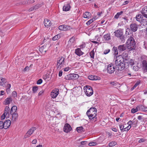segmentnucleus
<instances>
[{
  "instance_id": "nucleus-1",
  "label": "nucleus",
  "mask_w": 147,
  "mask_h": 147,
  "mask_svg": "<svg viewBox=\"0 0 147 147\" xmlns=\"http://www.w3.org/2000/svg\"><path fill=\"white\" fill-rule=\"evenodd\" d=\"M112 53L114 55V61L116 66L117 70L121 71L126 67L128 63V54L124 52L122 55L117 56L118 55L117 48L116 47H113L112 49Z\"/></svg>"
},
{
  "instance_id": "nucleus-2",
  "label": "nucleus",
  "mask_w": 147,
  "mask_h": 147,
  "mask_svg": "<svg viewBox=\"0 0 147 147\" xmlns=\"http://www.w3.org/2000/svg\"><path fill=\"white\" fill-rule=\"evenodd\" d=\"M126 45L129 51L134 50L136 47V43L133 37H130L127 40Z\"/></svg>"
},
{
  "instance_id": "nucleus-3",
  "label": "nucleus",
  "mask_w": 147,
  "mask_h": 147,
  "mask_svg": "<svg viewBox=\"0 0 147 147\" xmlns=\"http://www.w3.org/2000/svg\"><path fill=\"white\" fill-rule=\"evenodd\" d=\"M96 109L95 107L91 108L87 111L86 114L89 119L96 118Z\"/></svg>"
},
{
  "instance_id": "nucleus-4",
  "label": "nucleus",
  "mask_w": 147,
  "mask_h": 147,
  "mask_svg": "<svg viewBox=\"0 0 147 147\" xmlns=\"http://www.w3.org/2000/svg\"><path fill=\"white\" fill-rule=\"evenodd\" d=\"M0 85L3 87L6 88V91L7 94H9L10 93L11 85L7 83V80L4 78H0Z\"/></svg>"
},
{
  "instance_id": "nucleus-5",
  "label": "nucleus",
  "mask_w": 147,
  "mask_h": 147,
  "mask_svg": "<svg viewBox=\"0 0 147 147\" xmlns=\"http://www.w3.org/2000/svg\"><path fill=\"white\" fill-rule=\"evenodd\" d=\"M65 58L64 57L61 56L58 58L57 61L56 67L57 69H61L65 65Z\"/></svg>"
},
{
  "instance_id": "nucleus-6",
  "label": "nucleus",
  "mask_w": 147,
  "mask_h": 147,
  "mask_svg": "<svg viewBox=\"0 0 147 147\" xmlns=\"http://www.w3.org/2000/svg\"><path fill=\"white\" fill-rule=\"evenodd\" d=\"M84 90H86L85 94L87 96H90L93 94V91L92 88L90 86H84Z\"/></svg>"
},
{
  "instance_id": "nucleus-7",
  "label": "nucleus",
  "mask_w": 147,
  "mask_h": 147,
  "mask_svg": "<svg viewBox=\"0 0 147 147\" xmlns=\"http://www.w3.org/2000/svg\"><path fill=\"white\" fill-rule=\"evenodd\" d=\"M79 75L76 74H71L65 76L64 79L66 80H76L79 78Z\"/></svg>"
},
{
  "instance_id": "nucleus-8",
  "label": "nucleus",
  "mask_w": 147,
  "mask_h": 147,
  "mask_svg": "<svg viewBox=\"0 0 147 147\" xmlns=\"http://www.w3.org/2000/svg\"><path fill=\"white\" fill-rule=\"evenodd\" d=\"M116 68L117 69V68L115 67L114 65L111 63L108 65L107 69V71L108 73L111 74L114 73Z\"/></svg>"
},
{
  "instance_id": "nucleus-9",
  "label": "nucleus",
  "mask_w": 147,
  "mask_h": 147,
  "mask_svg": "<svg viewBox=\"0 0 147 147\" xmlns=\"http://www.w3.org/2000/svg\"><path fill=\"white\" fill-rule=\"evenodd\" d=\"M36 129V127H33L31 128L25 134L24 138H26L29 137L34 133V131Z\"/></svg>"
},
{
  "instance_id": "nucleus-10",
  "label": "nucleus",
  "mask_w": 147,
  "mask_h": 147,
  "mask_svg": "<svg viewBox=\"0 0 147 147\" xmlns=\"http://www.w3.org/2000/svg\"><path fill=\"white\" fill-rule=\"evenodd\" d=\"M59 93V90L57 88L53 90L51 92L50 96L53 98H55Z\"/></svg>"
},
{
  "instance_id": "nucleus-11",
  "label": "nucleus",
  "mask_w": 147,
  "mask_h": 147,
  "mask_svg": "<svg viewBox=\"0 0 147 147\" xmlns=\"http://www.w3.org/2000/svg\"><path fill=\"white\" fill-rule=\"evenodd\" d=\"M58 28L61 30L66 31L72 29V28L69 26L66 25H62L59 26Z\"/></svg>"
},
{
  "instance_id": "nucleus-12",
  "label": "nucleus",
  "mask_w": 147,
  "mask_h": 147,
  "mask_svg": "<svg viewBox=\"0 0 147 147\" xmlns=\"http://www.w3.org/2000/svg\"><path fill=\"white\" fill-rule=\"evenodd\" d=\"M72 128L71 126L68 123L65 124L63 128L64 131L66 133H68L71 131Z\"/></svg>"
},
{
  "instance_id": "nucleus-13",
  "label": "nucleus",
  "mask_w": 147,
  "mask_h": 147,
  "mask_svg": "<svg viewBox=\"0 0 147 147\" xmlns=\"http://www.w3.org/2000/svg\"><path fill=\"white\" fill-rule=\"evenodd\" d=\"M115 36L119 38L121 36L123 35V32L122 30L121 29H119L115 32Z\"/></svg>"
},
{
  "instance_id": "nucleus-14",
  "label": "nucleus",
  "mask_w": 147,
  "mask_h": 147,
  "mask_svg": "<svg viewBox=\"0 0 147 147\" xmlns=\"http://www.w3.org/2000/svg\"><path fill=\"white\" fill-rule=\"evenodd\" d=\"M130 27L131 30L134 32H136L138 28V25L135 23L131 24Z\"/></svg>"
},
{
  "instance_id": "nucleus-15",
  "label": "nucleus",
  "mask_w": 147,
  "mask_h": 147,
  "mask_svg": "<svg viewBox=\"0 0 147 147\" xmlns=\"http://www.w3.org/2000/svg\"><path fill=\"white\" fill-rule=\"evenodd\" d=\"M141 11L143 16L147 18V6L143 7Z\"/></svg>"
},
{
  "instance_id": "nucleus-16",
  "label": "nucleus",
  "mask_w": 147,
  "mask_h": 147,
  "mask_svg": "<svg viewBox=\"0 0 147 147\" xmlns=\"http://www.w3.org/2000/svg\"><path fill=\"white\" fill-rule=\"evenodd\" d=\"M12 116L11 121L13 122L15 121L18 119V115L17 112H13L10 113Z\"/></svg>"
},
{
  "instance_id": "nucleus-17",
  "label": "nucleus",
  "mask_w": 147,
  "mask_h": 147,
  "mask_svg": "<svg viewBox=\"0 0 147 147\" xmlns=\"http://www.w3.org/2000/svg\"><path fill=\"white\" fill-rule=\"evenodd\" d=\"M89 79L92 80H100V78L97 76L91 75L88 76Z\"/></svg>"
},
{
  "instance_id": "nucleus-18",
  "label": "nucleus",
  "mask_w": 147,
  "mask_h": 147,
  "mask_svg": "<svg viewBox=\"0 0 147 147\" xmlns=\"http://www.w3.org/2000/svg\"><path fill=\"white\" fill-rule=\"evenodd\" d=\"M41 6V4L38 3L36 4L35 6H32L30 8L28 9V11H32L36 10L38 9L39 7H40Z\"/></svg>"
},
{
  "instance_id": "nucleus-19",
  "label": "nucleus",
  "mask_w": 147,
  "mask_h": 147,
  "mask_svg": "<svg viewBox=\"0 0 147 147\" xmlns=\"http://www.w3.org/2000/svg\"><path fill=\"white\" fill-rule=\"evenodd\" d=\"M4 125V128L6 129L8 128L10 125L11 122L9 120H6L3 123Z\"/></svg>"
},
{
  "instance_id": "nucleus-20",
  "label": "nucleus",
  "mask_w": 147,
  "mask_h": 147,
  "mask_svg": "<svg viewBox=\"0 0 147 147\" xmlns=\"http://www.w3.org/2000/svg\"><path fill=\"white\" fill-rule=\"evenodd\" d=\"M44 23L45 26L47 28L51 26V21L47 19H45Z\"/></svg>"
},
{
  "instance_id": "nucleus-21",
  "label": "nucleus",
  "mask_w": 147,
  "mask_h": 147,
  "mask_svg": "<svg viewBox=\"0 0 147 147\" xmlns=\"http://www.w3.org/2000/svg\"><path fill=\"white\" fill-rule=\"evenodd\" d=\"M12 99L11 97L7 98L3 102V104L5 105H9L12 102Z\"/></svg>"
},
{
  "instance_id": "nucleus-22",
  "label": "nucleus",
  "mask_w": 147,
  "mask_h": 147,
  "mask_svg": "<svg viewBox=\"0 0 147 147\" xmlns=\"http://www.w3.org/2000/svg\"><path fill=\"white\" fill-rule=\"evenodd\" d=\"M126 45L124 44L120 45L118 47L119 52H121L125 50L126 49Z\"/></svg>"
},
{
  "instance_id": "nucleus-23",
  "label": "nucleus",
  "mask_w": 147,
  "mask_h": 147,
  "mask_svg": "<svg viewBox=\"0 0 147 147\" xmlns=\"http://www.w3.org/2000/svg\"><path fill=\"white\" fill-rule=\"evenodd\" d=\"M75 53L78 56H80L83 55L84 53L81 51L80 48H77L75 50Z\"/></svg>"
},
{
  "instance_id": "nucleus-24",
  "label": "nucleus",
  "mask_w": 147,
  "mask_h": 147,
  "mask_svg": "<svg viewBox=\"0 0 147 147\" xmlns=\"http://www.w3.org/2000/svg\"><path fill=\"white\" fill-rule=\"evenodd\" d=\"M75 37L72 36L69 40L68 43L71 46H74L75 44Z\"/></svg>"
},
{
  "instance_id": "nucleus-25",
  "label": "nucleus",
  "mask_w": 147,
  "mask_h": 147,
  "mask_svg": "<svg viewBox=\"0 0 147 147\" xmlns=\"http://www.w3.org/2000/svg\"><path fill=\"white\" fill-rule=\"evenodd\" d=\"M70 8V5L69 4H65L63 7V10L65 11H68Z\"/></svg>"
},
{
  "instance_id": "nucleus-26",
  "label": "nucleus",
  "mask_w": 147,
  "mask_h": 147,
  "mask_svg": "<svg viewBox=\"0 0 147 147\" xmlns=\"http://www.w3.org/2000/svg\"><path fill=\"white\" fill-rule=\"evenodd\" d=\"M142 64L144 71L145 72H147V61L143 60L142 62Z\"/></svg>"
},
{
  "instance_id": "nucleus-27",
  "label": "nucleus",
  "mask_w": 147,
  "mask_h": 147,
  "mask_svg": "<svg viewBox=\"0 0 147 147\" xmlns=\"http://www.w3.org/2000/svg\"><path fill=\"white\" fill-rule=\"evenodd\" d=\"M136 19L137 21L139 22L142 21L143 20L142 16L141 14H138L136 16Z\"/></svg>"
},
{
  "instance_id": "nucleus-28",
  "label": "nucleus",
  "mask_w": 147,
  "mask_h": 147,
  "mask_svg": "<svg viewBox=\"0 0 147 147\" xmlns=\"http://www.w3.org/2000/svg\"><path fill=\"white\" fill-rule=\"evenodd\" d=\"M103 38L106 41H108L111 39V37L110 34H107L104 36Z\"/></svg>"
},
{
  "instance_id": "nucleus-29",
  "label": "nucleus",
  "mask_w": 147,
  "mask_h": 147,
  "mask_svg": "<svg viewBox=\"0 0 147 147\" xmlns=\"http://www.w3.org/2000/svg\"><path fill=\"white\" fill-rule=\"evenodd\" d=\"M10 109L8 106H6L5 108L4 114L8 116L9 115Z\"/></svg>"
},
{
  "instance_id": "nucleus-30",
  "label": "nucleus",
  "mask_w": 147,
  "mask_h": 147,
  "mask_svg": "<svg viewBox=\"0 0 147 147\" xmlns=\"http://www.w3.org/2000/svg\"><path fill=\"white\" fill-rule=\"evenodd\" d=\"M76 130L78 133H82L84 131V129L82 126L77 127Z\"/></svg>"
},
{
  "instance_id": "nucleus-31",
  "label": "nucleus",
  "mask_w": 147,
  "mask_h": 147,
  "mask_svg": "<svg viewBox=\"0 0 147 147\" xmlns=\"http://www.w3.org/2000/svg\"><path fill=\"white\" fill-rule=\"evenodd\" d=\"M17 107L16 106H13L11 109L10 113H12L13 112H17Z\"/></svg>"
},
{
  "instance_id": "nucleus-32",
  "label": "nucleus",
  "mask_w": 147,
  "mask_h": 147,
  "mask_svg": "<svg viewBox=\"0 0 147 147\" xmlns=\"http://www.w3.org/2000/svg\"><path fill=\"white\" fill-rule=\"evenodd\" d=\"M61 37L60 34H58L54 36L52 38V40L55 41L59 39Z\"/></svg>"
},
{
  "instance_id": "nucleus-33",
  "label": "nucleus",
  "mask_w": 147,
  "mask_h": 147,
  "mask_svg": "<svg viewBox=\"0 0 147 147\" xmlns=\"http://www.w3.org/2000/svg\"><path fill=\"white\" fill-rule=\"evenodd\" d=\"M117 144L116 142L115 141H112L109 144L108 146L110 147H113Z\"/></svg>"
},
{
  "instance_id": "nucleus-34",
  "label": "nucleus",
  "mask_w": 147,
  "mask_h": 147,
  "mask_svg": "<svg viewBox=\"0 0 147 147\" xmlns=\"http://www.w3.org/2000/svg\"><path fill=\"white\" fill-rule=\"evenodd\" d=\"M123 13V11H121L120 12H118L115 15L114 18L115 19H117L119 17V16L121 15Z\"/></svg>"
},
{
  "instance_id": "nucleus-35",
  "label": "nucleus",
  "mask_w": 147,
  "mask_h": 147,
  "mask_svg": "<svg viewBox=\"0 0 147 147\" xmlns=\"http://www.w3.org/2000/svg\"><path fill=\"white\" fill-rule=\"evenodd\" d=\"M139 107L138 106L136 107V109L133 108L131 109V113H134L137 112L139 110Z\"/></svg>"
},
{
  "instance_id": "nucleus-36",
  "label": "nucleus",
  "mask_w": 147,
  "mask_h": 147,
  "mask_svg": "<svg viewBox=\"0 0 147 147\" xmlns=\"http://www.w3.org/2000/svg\"><path fill=\"white\" fill-rule=\"evenodd\" d=\"M91 14L88 12H86L83 15V17L84 18H87L89 17Z\"/></svg>"
},
{
  "instance_id": "nucleus-37",
  "label": "nucleus",
  "mask_w": 147,
  "mask_h": 147,
  "mask_svg": "<svg viewBox=\"0 0 147 147\" xmlns=\"http://www.w3.org/2000/svg\"><path fill=\"white\" fill-rule=\"evenodd\" d=\"M45 45H44L41 46L40 47L39 49V51L41 53H42L44 51L46 52V50H45V48L46 47Z\"/></svg>"
},
{
  "instance_id": "nucleus-38",
  "label": "nucleus",
  "mask_w": 147,
  "mask_h": 147,
  "mask_svg": "<svg viewBox=\"0 0 147 147\" xmlns=\"http://www.w3.org/2000/svg\"><path fill=\"white\" fill-rule=\"evenodd\" d=\"M95 20V18H92L88 21L86 23V24L87 25H90L91 23Z\"/></svg>"
},
{
  "instance_id": "nucleus-39",
  "label": "nucleus",
  "mask_w": 147,
  "mask_h": 147,
  "mask_svg": "<svg viewBox=\"0 0 147 147\" xmlns=\"http://www.w3.org/2000/svg\"><path fill=\"white\" fill-rule=\"evenodd\" d=\"M38 89V87L37 86H34L32 88V91L34 93H36Z\"/></svg>"
},
{
  "instance_id": "nucleus-40",
  "label": "nucleus",
  "mask_w": 147,
  "mask_h": 147,
  "mask_svg": "<svg viewBox=\"0 0 147 147\" xmlns=\"http://www.w3.org/2000/svg\"><path fill=\"white\" fill-rule=\"evenodd\" d=\"M94 54L95 53L94 51V50H92L90 52V54L91 58L92 59L94 58Z\"/></svg>"
},
{
  "instance_id": "nucleus-41",
  "label": "nucleus",
  "mask_w": 147,
  "mask_h": 147,
  "mask_svg": "<svg viewBox=\"0 0 147 147\" xmlns=\"http://www.w3.org/2000/svg\"><path fill=\"white\" fill-rule=\"evenodd\" d=\"M97 144V143L95 142H90L88 144V145L90 146H93L96 145Z\"/></svg>"
},
{
  "instance_id": "nucleus-42",
  "label": "nucleus",
  "mask_w": 147,
  "mask_h": 147,
  "mask_svg": "<svg viewBox=\"0 0 147 147\" xmlns=\"http://www.w3.org/2000/svg\"><path fill=\"white\" fill-rule=\"evenodd\" d=\"M143 25L145 26L147 25V18L143 19L142 21Z\"/></svg>"
},
{
  "instance_id": "nucleus-43",
  "label": "nucleus",
  "mask_w": 147,
  "mask_h": 147,
  "mask_svg": "<svg viewBox=\"0 0 147 147\" xmlns=\"http://www.w3.org/2000/svg\"><path fill=\"white\" fill-rule=\"evenodd\" d=\"M131 32L130 30L128 28H127L126 29L125 34L126 35H128L131 33Z\"/></svg>"
},
{
  "instance_id": "nucleus-44",
  "label": "nucleus",
  "mask_w": 147,
  "mask_h": 147,
  "mask_svg": "<svg viewBox=\"0 0 147 147\" xmlns=\"http://www.w3.org/2000/svg\"><path fill=\"white\" fill-rule=\"evenodd\" d=\"M34 0H28L26 1V3H27L28 4H31L34 2Z\"/></svg>"
},
{
  "instance_id": "nucleus-45",
  "label": "nucleus",
  "mask_w": 147,
  "mask_h": 147,
  "mask_svg": "<svg viewBox=\"0 0 147 147\" xmlns=\"http://www.w3.org/2000/svg\"><path fill=\"white\" fill-rule=\"evenodd\" d=\"M110 51V50L109 49H107L104 50V54L105 55L109 53Z\"/></svg>"
},
{
  "instance_id": "nucleus-46",
  "label": "nucleus",
  "mask_w": 147,
  "mask_h": 147,
  "mask_svg": "<svg viewBox=\"0 0 147 147\" xmlns=\"http://www.w3.org/2000/svg\"><path fill=\"white\" fill-rule=\"evenodd\" d=\"M140 83L139 82H136L135 84H134V85L133 87L132 88V89H134L135 88L140 84Z\"/></svg>"
},
{
  "instance_id": "nucleus-47",
  "label": "nucleus",
  "mask_w": 147,
  "mask_h": 147,
  "mask_svg": "<svg viewBox=\"0 0 147 147\" xmlns=\"http://www.w3.org/2000/svg\"><path fill=\"white\" fill-rule=\"evenodd\" d=\"M4 125L3 122L2 121H0V129H2L4 128Z\"/></svg>"
},
{
  "instance_id": "nucleus-48",
  "label": "nucleus",
  "mask_w": 147,
  "mask_h": 147,
  "mask_svg": "<svg viewBox=\"0 0 147 147\" xmlns=\"http://www.w3.org/2000/svg\"><path fill=\"white\" fill-rule=\"evenodd\" d=\"M86 45L85 43H83L80 46V49H84L86 47Z\"/></svg>"
},
{
  "instance_id": "nucleus-49",
  "label": "nucleus",
  "mask_w": 147,
  "mask_h": 147,
  "mask_svg": "<svg viewBox=\"0 0 147 147\" xmlns=\"http://www.w3.org/2000/svg\"><path fill=\"white\" fill-rule=\"evenodd\" d=\"M119 126L120 130L121 131H123L124 128V126L123 125H120Z\"/></svg>"
},
{
  "instance_id": "nucleus-50",
  "label": "nucleus",
  "mask_w": 147,
  "mask_h": 147,
  "mask_svg": "<svg viewBox=\"0 0 147 147\" xmlns=\"http://www.w3.org/2000/svg\"><path fill=\"white\" fill-rule=\"evenodd\" d=\"M119 38H120V39L121 40V41L122 42H124L125 41V37L124 36H123V35Z\"/></svg>"
},
{
  "instance_id": "nucleus-51",
  "label": "nucleus",
  "mask_w": 147,
  "mask_h": 147,
  "mask_svg": "<svg viewBox=\"0 0 147 147\" xmlns=\"http://www.w3.org/2000/svg\"><path fill=\"white\" fill-rule=\"evenodd\" d=\"M146 141V139L144 138H141L139 140L138 142L139 143H140L141 142H143Z\"/></svg>"
},
{
  "instance_id": "nucleus-52",
  "label": "nucleus",
  "mask_w": 147,
  "mask_h": 147,
  "mask_svg": "<svg viewBox=\"0 0 147 147\" xmlns=\"http://www.w3.org/2000/svg\"><path fill=\"white\" fill-rule=\"evenodd\" d=\"M12 96L14 97H17V93L16 91H13L12 93Z\"/></svg>"
},
{
  "instance_id": "nucleus-53",
  "label": "nucleus",
  "mask_w": 147,
  "mask_h": 147,
  "mask_svg": "<svg viewBox=\"0 0 147 147\" xmlns=\"http://www.w3.org/2000/svg\"><path fill=\"white\" fill-rule=\"evenodd\" d=\"M134 122L135 121H134V119L132 121L131 120L129 121L127 123V124L131 126V123H134Z\"/></svg>"
},
{
  "instance_id": "nucleus-54",
  "label": "nucleus",
  "mask_w": 147,
  "mask_h": 147,
  "mask_svg": "<svg viewBox=\"0 0 147 147\" xmlns=\"http://www.w3.org/2000/svg\"><path fill=\"white\" fill-rule=\"evenodd\" d=\"M42 81L41 79H39L37 82V84H40L42 83Z\"/></svg>"
},
{
  "instance_id": "nucleus-55",
  "label": "nucleus",
  "mask_w": 147,
  "mask_h": 147,
  "mask_svg": "<svg viewBox=\"0 0 147 147\" xmlns=\"http://www.w3.org/2000/svg\"><path fill=\"white\" fill-rule=\"evenodd\" d=\"M129 62L130 65H132L134 64V61L132 59H130Z\"/></svg>"
},
{
  "instance_id": "nucleus-56",
  "label": "nucleus",
  "mask_w": 147,
  "mask_h": 147,
  "mask_svg": "<svg viewBox=\"0 0 147 147\" xmlns=\"http://www.w3.org/2000/svg\"><path fill=\"white\" fill-rule=\"evenodd\" d=\"M7 115L5 114H3L1 116V120H3L5 119V117L7 116Z\"/></svg>"
},
{
  "instance_id": "nucleus-57",
  "label": "nucleus",
  "mask_w": 147,
  "mask_h": 147,
  "mask_svg": "<svg viewBox=\"0 0 147 147\" xmlns=\"http://www.w3.org/2000/svg\"><path fill=\"white\" fill-rule=\"evenodd\" d=\"M37 141V140L36 139H34L32 140V143L33 144H35L36 143Z\"/></svg>"
},
{
  "instance_id": "nucleus-58",
  "label": "nucleus",
  "mask_w": 147,
  "mask_h": 147,
  "mask_svg": "<svg viewBox=\"0 0 147 147\" xmlns=\"http://www.w3.org/2000/svg\"><path fill=\"white\" fill-rule=\"evenodd\" d=\"M69 69L70 68L69 67H67L64 68V70L65 71H68L69 70Z\"/></svg>"
},
{
  "instance_id": "nucleus-59",
  "label": "nucleus",
  "mask_w": 147,
  "mask_h": 147,
  "mask_svg": "<svg viewBox=\"0 0 147 147\" xmlns=\"http://www.w3.org/2000/svg\"><path fill=\"white\" fill-rule=\"evenodd\" d=\"M143 47L146 50H147V44H146L145 42H144V44L143 46Z\"/></svg>"
},
{
  "instance_id": "nucleus-60",
  "label": "nucleus",
  "mask_w": 147,
  "mask_h": 147,
  "mask_svg": "<svg viewBox=\"0 0 147 147\" xmlns=\"http://www.w3.org/2000/svg\"><path fill=\"white\" fill-rule=\"evenodd\" d=\"M86 141H82L81 142L80 144L82 145H84L86 144Z\"/></svg>"
},
{
  "instance_id": "nucleus-61",
  "label": "nucleus",
  "mask_w": 147,
  "mask_h": 147,
  "mask_svg": "<svg viewBox=\"0 0 147 147\" xmlns=\"http://www.w3.org/2000/svg\"><path fill=\"white\" fill-rule=\"evenodd\" d=\"M44 92V91L43 90H41V91H40L39 92V93L38 94V95L39 96H40L42 95L43 94Z\"/></svg>"
},
{
  "instance_id": "nucleus-62",
  "label": "nucleus",
  "mask_w": 147,
  "mask_h": 147,
  "mask_svg": "<svg viewBox=\"0 0 147 147\" xmlns=\"http://www.w3.org/2000/svg\"><path fill=\"white\" fill-rule=\"evenodd\" d=\"M62 74L63 71L61 70L59 71V76L61 77L62 76Z\"/></svg>"
},
{
  "instance_id": "nucleus-63",
  "label": "nucleus",
  "mask_w": 147,
  "mask_h": 147,
  "mask_svg": "<svg viewBox=\"0 0 147 147\" xmlns=\"http://www.w3.org/2000/svg\"><path fill=\"white\" fill-rule=\"evenodd\" d=\"M4 94V91L1 90L0 91V96L3 95Z\"/></svg>"
},
{
  "instance_id": "nucleus-64",
  "label": "nucleus",
  "mask_w": 147,
  "mask_h": 147,
  "mask_svg": "<svg viewBox=\"0 0 147 147\" xmlns=\"http://www.w3.org/2000/svg\"><path fill=\"white\" fill-rule=\"evenodd\" d=\"M143 111H147V107H145L143 106V107L142 108Z\"/></svg>"
}]
</instances>
